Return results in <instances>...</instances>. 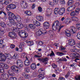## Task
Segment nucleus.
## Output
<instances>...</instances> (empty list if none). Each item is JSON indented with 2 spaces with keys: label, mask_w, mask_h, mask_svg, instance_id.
I'll use <instances>...</instances> for the list:
<instances>
[{
  "label": "nucleus",
  "mask_w": 80,
  "mask_h": 80,
  "mask_svg": "<svg viewBox=\"0 0 80 80\" xmlns=\"http://www.w3.org/2000/svg\"><path fill=\"white\" fill-rule=\"evenodd\" d=\"M77 29L73 26H71L70 27V31L72 32L73 34L77 32Z\"/></svg>",
  "instance_id": "obj_14"
},
{
  "label": "nucleus",
  "mask_w": 80,
  "mask_h": 80,
  "mask_svg": "<svg viewBox=\"0 0 80 80\" xmlns=\"http://www.w3.org/2000/svg\"><path fill=\"white\" fill-rule=\"evenodd\" d=\"M75 41L73 39H71L68 40V43L70 46H73L76 43Z\"/></svg>",
  "instance_id": "obj_10"
},
{
  "label": "nucleus",
  "mask_w": 80,
  "mask_h": 80,
  "mask_svg": "<svg viewBox=\"0 0 80 80\" xmlns=\"http://www.w3.org/2000/svg\"><path fill=\"white\" fill-rule=\"evenodd\" d=\"M75 9V7L73 6L69 7L67 8V10L68 12H71L72 10H73Z\"/></svg>",
  "instance_id": "obj_26"
},
{
  "label": "nucleus",
  "mask_w": 80,
  "mask_h": 80,
  "mask_svg": "<svg viewBox=\"0 0 80 80\" xmlns=\"http://www.w3.org/2000/svg\"><path fill=\"white\" fill-rule=\"evenodd\" d=\"M3 42V41L2 40H0V48H3L5 47V45H3V44L2 43Z\"/></svg>",
  "instance_id": "obj_40"
},
{
  "label": "nucleus",
  "mask_w": 80,
  "mask_h": 80,
  "mask_svg": "<svg viewBox=\"0 0 80 80\" xmlns=\"http://www.w3.org/2000/svg\"><path fill=\"white\" fill-rule=\"evenodd\" d=\"M65 22L66 23H67L68 24H69V23H71V22H72V20H70V19L68 18H67L66 19V20L65 21Z\"/></svg>",
  "instance_id": "obj_35"
},
{
  "label": "nucleus",
  "mask_w": 80,
  "mask_h": 80,
  "mask_svg": "<svg viewBox=\"0 0 80 80\" xmlns=\"http://www.w3.org/2000/svg\"><path fill=\"white\" fill-rule=\"evenodd\" d=\"M0 25L3 28H5L6 27V24L3 22H0Z\"/></svg>",
  "instance_id": "obj_28"
},
{
  "label": "nucleus",
  "mask_w": 80,
  "mask_h": 80,
  "mask_svg": "<svg viewBox=\"0 0 80 80\" xmlns=\"http://www.w3.org/2000/svg\"><path fill=\"white\" fill-rule=\"evenodd\" d=\"M43 26L45 28H46V29H48V28L50 27L49 22H45L43 23Z\"/></svg>",
  "instance_id": "obj_16"
},
{
  "label": "nucleus",
  "mask_w": 80,
  "mask_h": 80,
  "mask_svg": "<svg viewBox=\"0 0 80 80\" xmlns=\"http://www.w3.org/2000/svg\"><path fill=\"white\" fill-rule=\"evenodd\" d=\"M17 17V16H15L14 14V15L12 16V18H13V19H14V20L15 19L16 20Z\"/></svg>",
  "instance_id": "obj_61"
},
{
  "label": "nucleus",
  "mask_w": 80,
  "mask_h": 80,
  "mask_svg": "<svg viewBox=\"0 0 80 80\" xmlns=\"http://www.w3.org/2000/svg\"><path fill=\"white\" fill-rule=\"evenodd\" d=\"M21 5L23 8H27L28 7V4H27L25 1H22Z\"/></svg>",
  "instance_id": "obj_9"
},
{
  "label": "nucleus",
  "mask_w": 80,
  "mask_h": 80,
  "mask_svg": "<svg viewBox=\"0 0 80 80\" xmlns=\"http://www.w3.org/2000/svg\"><path fill=\"white\" fill-rule=\"evenodd\" d=\"M65 11V9L64 8L62 7L60 9L58 8H55L54 10V13L55 15H57V13H58L60 15H62Z\"/></svg>",
  "instance_id": "obj_3"
},
{
  "label": "nucleus",
  "mask_w": 80,
  "mask_h": 80,
  "mask_svg": "<svg viewBox=\"0 0 80 80\" xmlns=\"http://www.w3.org/2000/svg\"><path fill=\"white\" fill-rule=\"evenodd\" d=\"M1 77L2 79H4L5 80H7L8 78H9L8 74L6 73L2 74L1 75Z\"/></svg>",
  "instance_id": "obj_12"
},
{
  "label": "nucleus",
  "mask_w": 80,
  "mask_h": 80,
  "mask_svg": "<svg viewBox=\"0 0 80 80\" xmlns=\"http://www.w3.org/2000/svg\"><path fill=\"white\" fill-rule=\"evenodd\" d=\"M33 22L34 25L37 26V27H40V22L36 20L33 21Z\"/></svg>",
  "instance_id": "obj_19"
},
{
  "label": "nucleus",
  "mask_w": 80,
  "mask_h": 80,
  "mask_svg": "<svg viewBox=\"0 0 80 80\" xmlns=\"http://www.w3.org/2000/svg\"><path fill=\"white\" fill-rule=\"evenodd\" d=\"M15 45L11 44V45L10 47L11 48L13 49V48H15Z\"/></svg>",
  "instance_id": "obj_58"
},
{
  "label": "nucleus",
  "mask_w": 80,
  "mask_h": 80,
  "mask_svg": "<svg viewBox=\"0 0 80 80\" xmlns=\"http://www.w3.org/2000/svg\"><path fill=\"white\" fill-rule=\"evenodd\" d=\"M38 45L39 46H42L43 44V42L41 41H38Z\"/></svg>",
  "instance_id": "obj_32"
},
{
  "label": "nucleus",
  "mask_w": 80,
  "mask_h": 80,
  "mask_svg": "<svg viewBox=\"0 0 80 80\" xmlns=\"http://www.w3.org/2000/svg\"><path fill=\"white\" fill-rule=\"evenodd\" d=\"M76 27L78 30H80V23H78L76 24Z\"/></svg>",
  "instance_id": "obj_45"
},
{
  "label": "nucleus",
  "mask_w": 80,
  "mask_h": 80,
  "mask_svg": "<svg viewBox=\"0 0 80 80\" xmlns=\"http://www.w3.org/2000/svg\"><path fill=\"white\" fill-rule=\"evenodd\" d=\"M51 52H52L50 54H48L47 57H49V56H50V57H52L55 55V54L54 53V52H53V51H51Z\"/></svg>",
  "instance_id": "obj_39"
},
{
  "label": "nucleus",
  "mask_w": 80,
  "mask_h": 80,
  "mask_svg": "<svg viewBox=\"0 0 80 80\" xmlns=\"http://www.w3.org/2000/svg\"><path fill=\"white\" fill-rule=\"evenodd\" d=\"M16 64L18 67H23V63L21 60H17Z\"/></svg>",
  "instance_id": "obj_13"
},
{
  "label": "nucleus",
  "mask_w": 80,
  "mask_h": 80,
  "mask_svg": "<svg viewBox=\"0 0 80 80\" xmlns=\"http://www.w3.org/2000/svg\"><path fill=\"white\" fill-rule=\"evenodd\" d=\"M5 0H0V2L2 4H4L5 3Z\"/></svg>",
  "instance_id": "obj_63"
},
{
  "label": "nucleus",
  "mask_w": 80,
  "mask_h": 80,
  "mask_svg": "<svg viewBox=\"0 0 80 80\" xmlns=\"http://www.w3.org/2000/svg\"><path fill=\"white\" fill-rule=\"evenodd\" d=\"M8 15L9 16V17H10V18H12V16L14 15V14L12 13L11 12H9L8 13Z\"/></svg>",
  "instance_id": "obj_38"
},
{
  "label": "nucleus",
  "mask_w": 80,
  "mask_h": 80,
  "mask_svg": "<svg viewBox=\"0 0 80 80\" xmlns=\"http://www.w3.org/2000/svg\"><path fill=\"white\" fill-rule=\"evenodd\" d=\"M36 18L37 20H38V21H40V22L43 21V18L42 17V16H37L36 17Z\"/></svg>",
  "instance_id": "obj_18"
},
{
  "label": "nucleus",
  "mask_w": 80,
  "mask_h": 80,
  "mask_svg": "<svg viewBox=\"0 0 80 80\" xmlns=\"http://www.w3.org/2000/svg\"><path fill=\"white\" fill-rule=\"evenodd\" d=\"M0 73H4V69L3 68L0 69Z\"/></svg>",
  "instance_id": "obj_62"
},
{
  "label": "nucleus",
  "mask_w": 80,
  "mask_h": 80,
  "mask_svg": "<svg viewBox=\"0 0 80 80\" xmlns=\"http://www.w3.org/2000/svg\"><path fill=\"white\" fill-rule=\"evenodd\" d=\"M56 53L59 56H62V55H64V53L62 52H56Z\"/></svg>",
  "instance_id": "obj_43"
},
{
  "label": "nucleus",
  "mask_w": 80,
  "mask_h": 80,
  "mask_svg": "<svg viewBox=\"0 0 80 80\" xmlns=\"http://www.w3.org/2000/svg\"><path fill=\"white\" fill-rule=\"evenodd\" d=\"M25 14H26L28 16H31L32 14V12L29 11H26L24 12Z\"/></svg>",
  "instance_id": "obj_24"
},
{
  "label": "nucleus",
  "mask_w": 80,
  "mask_h": 80,
  "mask_svg": "<svg viewBox=\"0 0 80 80\" xmlns=\"http://www.w3.org/2000/svg\"><path fill=\"white\" fill-rule=\"evenodd\" d=\"M9 5L11 9H13L16 8V5L15 4H10Z\"/></svg>",
  "instance_id": "obj_22"
},
{
  "label": "nucleus",
  "mask_w": 80,
  "mask_h": 80,
  "mask_svg": "<svg viewBox=\"0 0 80 80\" xmlns=\"http://www.w3.org/2000/svg\"><path fill=\"white\" fill-rule=\"evenodd\" d=\"M7 25L8 26H9V27H12V26L13 25L11 23L10 21L7 23Z\"/></svg>",
  "instance_id": "obj_51"
},
{
  "label": "nucleus",
  "mask_w": 80,
  "mask_h": 80,
  "mask_svg": "<svg viewBox=\"0 0 80 80\" xmlns=\"http://www.w3.org/2000/svg\"><path fill=\"white\" fill-rule=\"evenodd\" d=\"M18 55L17 53H15L13 56H12V58L14 60H16V59H18Z\"/></svg>",
  "instance_id": "obj_27"
},
{
  "label": "nucleus",
  "mask_w": 80,
  "mask_h": 80,
  "mask_svg": "<svg viewBox=\"0 0 80 80\" xmlns=\"http://www.w3.org/2000/svg\"><path fill=\"white\" fill-rule=\"evenodd\" d=\"M24 70L26 73H28L30 72V70L29 69V68L28 67H26L25 68Z\"/></svg>",
  "instance_id": "obj_41"
},
{
  "label": "nucleus",
  "mask_w": 80,
  "mask_h": 80,
  "mask_svg": "<svg viewBox=\"0 0 80 80\" xmlns=\"http://www.w3.org/2000/svg\"><path fill=\"white\" fill-rule=\"evenodd\" d=\"M35 7H36V4L35 3L33 4L32 6V9H34Z\"/></svg>",
  "instance_id": "obj_57"
},
{
  "label": "nucleus",
  "mask_w": 80,
  "mask_h": 80,
  "mask_svg": "<svg viewBox=\"0 0 80 80\" xmlns=\"http://www.w3.org/2000/svg\"><path fill=\"white\" fill-rule=\"evenodd\" d=\"M26 42L27 43H29V45L30 46H32V45H33V42L32 41H27Z\"/></svg>",
  "instance_id": "obj_34"
},
{
  "label": "nucleus",
  "mask_w": 80,
  "mask_h": 80,
  "mask_svg": "<svg viewBox=\"0 0 80 80\" xmlns=\"http://www.w3.org/2000/svg\"><path fill=\"white\" fill-rule=\"evenodd\" d=\"M58 80H65V78L63 77L59 78Z\"/></svg>",
  "instance_id": "obj_56"
},
{
  "label": "nucleus",
  "mask_w": 80,
  "mask_h": 80,
  "mask_svg": "<svg viewBox=\"0 0 80 80\" xmlns=\"http://www.w3.org/2000/svg\"><path fill=\"white\" fill-rule=\"evenodd\" d=\"M38 60L41 63H43L44 64H47V62H48V58H39L38 59Z\"/></svg>",
  "instance_id": "obj_7"
},
{
  "label": "nucleus",
  "mask_w": 80,
  "mask_h": 80,
  "mask_svg": "<svg viewBox=\"0 0 80 80\" xmlns=\"http://www.w3.org/2000/svg\"><path fill=\"white\" fill-rule=\"evenodd\" d=\"M31 67L32 70H35L37 68V66L35 64L33 63L31 65Z\"/></svg>",
  "instance_id": "obj_30"
},
{
  "label": "nucleus",
  "mask_w": 80,
  "mask_h": 80,
  "mask_svg": "<svg viewBox=\"0 0 80 80\" xmlns=\"http://www.w3.org/2000/svg\"><path fill=\"white\" fill-rule=\"evenodd\" d=\"M80 11V9L79 8H78L75 11L72 12L71 13L70 15L71 16H75L76 15H78L79 14V12Z\"/></svg>",
  "instance_id": "obj_6"
},
{
  "label": "nucleus",
  "mask_w": 80,
  "mask_h": 80,
  "mask_svg": "<svg viewBox=\"0 0 80 80\" xmlns=\"http://www.w3.org/2000/svg\"><path fill=\"white\" fill-rule=\"evenodd\" d=\"M48 33L51 38H52L53 36V35H54V32L50 30L48 32Z\"/></svg>",
  "instance_id": "obj_21"
},
{
  "label": "nucleus",
  "mask_w": 80,
  "mask_h": 80,
  "mask_svg": "<svg viewBox=\"0 0 80 80\" xmlns=\"http://www.w3.org/2000/svg\"><path fill=\"white\" fill-rule=\"evenodd\" d=\"M21 18L19 15L17 16V18H16V20L17 22H20L21 21Z\"/></svg>",
  "instance_id": "obj_42"
},
{
  "label": "nucleus",
  "mask_w": 80,
  "mask_h": 80,
  "mask_svg": "<svg viewBox=\"0 0 80 80\" xmlns=\"http://www.w3.org/2000/svg\"><path fill=\"white\" fill-rule=\"evenodd\" d=\"M3 68H4L5 69H7L8 68V65L4 63V66H3Z\"/></svg>",
  "instance_id": "obj_46"
},
{
  "label": "nucleus",
  "mask_w": 80,
  "mask_h": 80,
  "mask_svg": "<svg viewBox=\"0 0 80 80\" xmlns=\"http://www.w3.org/2000/svg\"><path fill=\"white\" fill-rule=\"evenodd\" d=\"M30 77V75L26 74L25 76V78H26V79H28Z\"/></svg>",
  "instance_id": "obj_53"
},
{
  "label": "nucleus",
  "mask_w": 80,
  "mask_h": 80,
  "mask_svg": "<svg viewBox=\"0 0 80 80\" xmlns=\"http://www.w3.org/2000/svg\"><path fill=\"white\" fill-rule=\"evenodd\" d=\"M2 13L4 14V15H7V14H6L5 12L3 11H0V15L2 14Z\"/></svg>",
  "instance_id": "obj_59"
},
{
  "label": "nucleus",
  "mask_w": 80,
  "mask_h": 80,
  "mask_svg": "<svg viewBox=\"0 0 80 80\" xmlns=\"http://www.w3.org/2000/svg\"><path fill=\"white\" fill-rule=\"evenodd\" d=\"M6 58L9 59V60H11L12 59V56L7 53L4 55L3 53L0 52V61L5 62Z\"/></svg>",
  "instance_id": "obj_2"
},
{
  "label": "nucleus",
  "mask_w": 80,
  "mask_h": 80,
  "mask_svg": "<svg viewBox=\"0 0 80 80\" xmlns=\"http://www.w3.org/2000/svg\"><path fill=\"white\" fill-rule=\"evenodd\" d=\"M47 11L46 16L48 17H50V15L52 13V8H49L48 9Z\"/></svg>",
  "instance_id": "obj_15"
},
{
  "label": "nucleus",
  "mask_w": 80,
  "mask_h": 80,
  "mask_svg": "<svg viewBox=\"0 0 80 80\" xmlns=\"http://www.w3.org/2000/svg\"><path fill=\"white\" fill-rule=\"evenodd\" d=\"M19 47L20 50V52H22V50H23V47H22V45H20L19 46Z\"/></svg>",
  "instance_id": "obj_54"
},
{
  "label": "nucleus",
  "mask_w": 80,
  "mask_h": 80,
  "mask_svg": "<svg viewBox=\"0 0 80 80\" xmlns=\"http://www.w3.org/2000/svg\"><path fill=\"white\" fill-rule=\"evenodd\" d=\"M18 68H19V67L18 66L17 67L16 66H12L11 67V69L13 71V72L17 73V72H18Z\"/></svg>",
  "instance_id": "obj_11"
},
{
  "label": "nucleus",
  "mask_w": 80,
  "mask_h": 80,
  "mask_svg": "<svg viewBox=\"0 0 80 80\" xmlns=\"http://www.w3.org/2000/svg\"><path fill=\"white\" fill-rule=\"evenodd\" d=\"M73 55L76 58H78V57H79V54L78 53H73Z\"/></svg>",
  "instance_id": "obj_44"
},
{
  "label": "nucleus",
  "mask_w": 80,
  "mask_h": 80,
  "mask_svg": "<svg viewBox=\"0 0 80 80\" xmlns=\"http://www.w3.org/2000/svg\"><path fill=\"white\" fill-rule=\"evenodd\" d=\"M53 3L55 5L58 4V0H53Z\"/></svg>",
  "instance_id": "obj_52"
},
{
  "label": "nucleus",
  "mask_w": 80,
  "mask_h": 80,
  "mask_svg": "<svg viewBox=\"0 0 80 80\" xmlns=\"http://www.w3.org/2000/svg\"><path fill=\"white\" fill-rule=\"evenodd\" d=\"M61 23L59 22L58 21L56 20L52 25V30L55 32L56 30H57L58 32H60L61 29L64 27L63 26H61Z\"/></svg>",
  "instance_id": "obj_1"
},
{
  "label": "nucleus",
  "mask_w": 80,
  "mask_h": 80,
  "mask_svg": "<svg viewBox=\"0 0 80 80\" xmlns=\"http://www.w3.org/2000/svg\"><path fill=\"white\" fill-rule=\"evenodd\" d=\"M44 75H45V74H43L42 72V74H40L38 76V78H39L41 79H43L45 77Z\"/></svg>",
  "instance_id": "obj_29"
},
{
  "label": "nucleus",
  "mask_w": 80,
  "mask_h": 80,
  "mask_svg": "<svg viewBox=\"0 0 80 80\" xmlns=\"http://www.w3.org/2000/svg\"><path fill=\"white\" fill-rule=\"evenodd\" d=\"M39 73H43V75H45V69L43 68H41L40 69L38 70Z\"/></svg>",
  "instance_id": "obj_23"
},
{
  "label": "nucleus",
  "mask_w": 80,
  "mask_h": 80,
  "mask_svg": "<svg viewBox=\"0 0 80 80\" xmlns=\"http://www.w3.org/2000/svg\"><path fill=\"white\" fill-rule=\"evenodd\" d=\"M16 25L17 27L13 28V31L14 32H15V33L19 32L20 29L22 28L23 26V24L22 23H20L19 22H17Z\"/></svg>",
  "instance_id": "obj_4"
},
{
  "label": "nucleus",
  "mask_w": 80,
  "mask_h": 80,
  "mask_svg": "<svg viewBox=\"0 0 80 80\" xmlns=\"http://www.w3.org/2000/svg\"><path fill=\"white\" fill-rule=\"evenodd\" d=\"M29 64L30 61H29V60H26L24 62V64L26 66H28V65H29Z\"/></svg>",
  "instance_id": "obj_36"
},
{
  "label": "nucleus",
  "mask_w": 80,
  "mask_h": 80,
  "mask_svg": "<svg viewBox=\"0 0 80 80\" xmlns=\"http://www.w3.org/2000/svg\"><path fill=\"white\" fill-rule=\"evenodd\" d=\"M38 10L39 12H42L43 11V10H42V7H38Z\"/></svg>",
  "instance_id": "obj_49"
},
{
  "label": "nucleus",
  "mask_w": 80,
  "mask_h": 80,
  "mask_svg": "<svg viewBox=\"0 0 80 80\" xmlns=\"http://www.w3.org/2000/svg\"><path fill=\"white\" fill-rule=\"evenodd\" d=\"M76 80H80V76H78L77 78H75Z\"/></svg>",
  "instance_id": "obj_64"
},
{
  "label": "nucleus",
  "mask_w": 80,
  "mask_h": 80,
  "mask_svg": "<svg viewBox=\"0 0 80 80\" xmlns=\"http://www.w3.org/2000/svg\"><path fill=\"white\" fill-rule=\"evenodd\" d=\"M77 37L78 39L80 40V33L78 32L77 33Z\"/></svg>",
  "instance_id": "obj_55"
},
{
  "label": "nucleus",
  "mask_w": 80,
  "mask_h": 80,
  "mask_svg": "<svg viewBox=\"0 0 80 80\" xmlns=\"http://www.w3.org/2000/svg\"><path fill=\"white\" fill-rule=\"evenodd\" d=\"M74 1L73 0H69L68 2V5H72Z\"/></svg>",
  "instance_id": "obj_37"
},
{
  "label": "nucleus",
  "mask_w": 80,
  "mask_h": 80,
  "mask_svg": "<svg viewBox=\"0 0 80 80\" xmlns=\"http://www.w3.org/2000/svg\"><path fill=\"white\" fill-rule=\"evenodd\" d=\"M8 19L9 20V21L11 23H12V25H15V20H14L12 18L8 17Z\"/></svg>",
  "instance_id": "obj_17"
},
{
  "label": "nucleus",
  "mask_w": 80,
  "mask_h": 80,
  "mask_svg": "<svg viewBox=\"0 0 80 80\" xmlns=\"http://www.w3.org/2000/svg\"><path fill=\"white\" fill-rule=\"evenodd\" d=\"M8 73L9 75H10V76H12V77H13L15 75V73H14L11 70H8Z\"/></svg>",
  "instance_id": "obj_20"
},
{
  "label": "nucleus",
  "mask_w": 80,
  "mask_h": 80,
  "mask_svg": "<svg viewBox=\"0 0 80 80\" xmlns=\"http://www.w3.org/2000/svg\"><path fill=\"white\" fill-rule=\"evenodd\" d=\"M10 9V6L8 5L7 6V8H6V9L8 11H9Z\"/></svg>",
  "instance_id": "obj_60"
},
{
  "label": "nucleus",
  "mask_w": 80,
  "mask_h": 80,
  "mask_svg": "<svg viewBox=\"0 0 80 80\" xmlns=\"http://www.w3.org/2000/svg\"><path fill=\"white\" fill-rule=\"evenodd\" d=\"M65 35H66L67 37H70L71 34L70 33V31L68 30H65Z\"/></svg>",
  "instance_id": "obj_25"
},
{
  "label": "nucleus",
  "mask_w": 80,
  "mask_h": 80,
  "mask_svg": "<svg viewBox=\"0 0 80 80\" xmlns=\"http://www.w3.org/2000/svg\"><path fill=\"white\" fill-rule=\"evenodd\" d=\"M47 33L46 30H43V29L41 28L39 30H38L37 32L36 33V35L37 36H40L41 35H45Z\"/></svg>",
  "instance_id": "obj_5"
},
{
  "label": "nucleus",
  "mask_w": 80,
  "mask_h": 80,
  "mask_svg": "<svg viewBox=\"0 0 80 80\" xmlns=\"http://www.w3.org/2000/svg\"><path fill=\"white\" fill-rule=\"evenodd\" d=\"M8 35L9 37L12 38H15L17 37V34L14 32H9Z\"/></svg>",
  "instance_id": "obj_8"
},
{
  "label": "nucleus",
  "mask_w": 80,
  "mask_h": 80,
  "mask_svg": "<svg viewBox=\"0 0 80 80\" xmlns=\"http://www.w3.org/2000/svg\"><path fill=\"white\" fill-rule=\"evenodd\" d=\"M74 5L75 7H79V6H80V3L78 2H77L75 3Z\"/></svg>",
  "instance_id": "obj_47"
},
{
  "label": "nucleus",
  "mask_w": 80,
  "mask_h": 80,
  "mask_svg": "<svg viewBox=\"0 0 80 80\" xmlns=\"http://www.w3.org/2000/svg\"><path fill=\"white\" fill-rule=\"evenodd\" d=\"M60 2L62 5H63V4L65 3V0H60Z\"/></svg>",
  "instance_id": "obj_50"
},
{
  "label": "nucleus",
  "mask_w": 80,
  "mask_h": 80,
  "mask_svg": "<svg viewBox=\"0 0 80 80\" xmlns=\"http://www.w3.org/2000/svg\"><path fill=\"white\" fill-rule=\"evenodd\" d=\"M52 66L54 69H55V68H57L58 66L57 65L55 64H52Z\"/></svg>",
  "instance_id": "obj_48"
},
{
  "label": "nucleus",
  "mask_w": 80,
  "mask_h": 80,
  "mask_svg": "<svg viewBox=\"0 0 80 80\" xmlns=\"http://www.w3.org/2000/svg\"><path fill=\"white\" fill-rule=\"evenodd\" d=\"M28 27L29 28L31 29H35V26L33 24H29Z\"/></svg>",
  "instance_id": "obj_31"
},
{
  "label": "nucleus",
  "mask_w": 80,
  "mask_h": 80,
  "mask_svg": "<svg viewBox=\"0 0 80 80\" xmlns=\"http://www.w3.org/2000/svg\"><path fill=\"white\" fill-rule=\"evenodd\" d=\"M72 18L73 21H76V22L78 21V18L76 17H72Z\"/></svg>",
  "instance_id": "obj_33"
}]
</instances>
